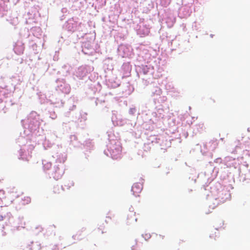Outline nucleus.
I'll return each mask as SVG.
<instances>
[{
  "label": "nucleus",
  "mask_w": 250,
  "mask_h": 250,
  "mask_svg": "<svg viewBox=\"0 0 250 250\" xmlns=\"http://www.w3.org/2000/svg\"><path fill=\"white\" fill-rule=\"evenodd\" d=\"M1 198L0 197V202H1Z\"/></svg>",
  "instance_id": "obj_9"
},
{
  "label": "nucleus",
  "mask_w": 250,
  "mask_h": 250,
  "mask_svg": "<svg viewBox=\"0 0 250 250\" xmlns=\"http://www.w3.org/2000/svg\"><path fill=\"white\" fill-rule=\"evenodd\" d=\"M98 230L99 232H100L101 231V234H103L106 232V229L105 228L104 223H101L99 225Z\"/></svg>",
  "instance_id": "obj_5"
},
{
  "label": "nucleus",
  "mask_w": 250,
  "mask_h": 250,
  "mask_svg": "<svg viewBox=\"0 0 250 250\" xmlns=\"http://www.w3.org/2000/svg\"><path fill=\"white\" fill-rule=\"evenodd\" d=\"M4 217H5V216H3L2 214H0V222L3 220Z\"/></svg>",
  "instance_id": "obj_7"
},
{
  "label": "nucleus",
  "mask_w": 250,
  "mask_h": 250,
  "mask_svg": "<svg viewBox=\"0 0 250 250\" xmlns=\"http://www.w3.org/2000/svg\"><path fill=\"white\" fill-rule=\"evenodd\" d=\"M62 189V187L57 185L54 187L53 192L56 195H59L61 193Z\"/></svg>",
  "instance_id": "obj_4"
},
{
  "label": "nucleus",
  "mask_w": 250,
  "mask_h": 250,
  "mask_svg": "<svg viewBox=\"0 0 250 250\" xmlns=\"http://www.w3.org/2000/svg\"><path fill=\"white\" fill-rule=\"evenodd\" d=\"M218 230L216 229L211 230L209 234V237L214 240L216 239V238L218 236Z\"/></svg>",
  "instance_id": "obj_3"
},
{
  "label": "nucleus",
  "mask_w": 250,
  "mask_h": 250,
  "mask_svg": "<svg viewBox=\"0 0 250 250\" xmlns=\"http://www.w3.org/2000/svg\"><path fill=\"white\" fill-rule=\"evenodd\" d=\"M132 220L136 222L137 219L136 217L135 212L133 211H130L129 213L127 214L128 219H130V218H132Z\"/></svg>",
  "instance_id": "obj_6"
},
{
  "label": "nucleus",
  "mask_w": 250,
  "mask_h": 250,
  "mask_svg": "<svg viewBox=\"0 0 250 250\" xmlns=\"http://www.w3.org/2000/svg\"><path fill=\"white\" fill-rule=\"evenodd\" d=\"M143 189V185L140 183H136L133 184L132 187V191L135 196H138L139 194L141 192Z\"/></svg>",
  "instance_id": "obj_2"
},
{
  "label": "nucleus",
  "mask_w": 250,
  "mask_h": 250,
  "mask_svg": "<svg viewBox=\"0 0 250 250\" xmlns=\"http://www.w3.org/2000/svg\"><path fill=\"white\" fill-rule=\"evenodd\" d=\"M24 44L21 42H17L14 46V51L18 55L22 54L24 51Z\"/></svg>",
  "instance_id": "obj_1"
},
{
  "label": "nucleus",
  "mask_w": 250,
  "mask_h": 250,
  "mask_svg": "<svg viewBox=\"0 0 250 250\" xmlns=\"http://www.w3.org/2000/svg\"><path fill=\"white\" fill-rule=\"evenodd\" d=\"M28 198L29 199L28 201H30V198Z\"/></svg>",
  "instance_id": "obj_8"
}]
</instances>
